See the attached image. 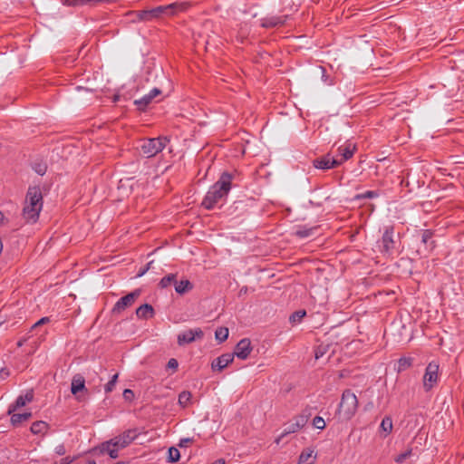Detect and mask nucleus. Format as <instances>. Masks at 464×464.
I'll return each mask as SVG.
<instances>
[{
	"label": "nucleus",
	"mask_w": 464,
	"mask_h": 464,
	"mask_svg": "<svg viewBox=\"0 0 464 464\" xmlns=\"http://www.w3.org/2000/svg\"><path fill=\"white\" fill-rule=\"evenodd\" d=\"M246 291H247L246 287H245V288H241V289H240V294H243V293H244V294H246Z\"/></svg>",
	"instance_id": "nucleus-55"
},
{
	"label": "nucleus",
	"mask_w": 464,
	"mask_h": 464,
	"mask_svg": "<svg viewBox=\"0 0 464 464\" xmlns=\"http://www.w3.org/2000/svg\"><path fill=\"white\" fill-rule=\"evenodd\" d=\"M140 295V290L137 289L133 292L126 295L125 296L120 298L117 303L114 304L112 308V312L114 314H120L126 308L131 306L136 299Z\"/></svg>",
	"instance_id": "nucleus-8"
},
{
	"label": "nucleus",
	"mask_w": 464,
	"mask_h": 464,
	"mask_svg": "<svg viewBox=\"0 0 464 464\" xmlns=\"http://www.w3.org/2000/svg\"><path fill=\"white\" fill-rule=\"evenodd\" d=\"M204 333L200 328L189 329L184 331L178 335V344L183 346L185 344L193 343L196 340H201Z\"/></svg>",
	"instance_id": "nucleus-9"
},
{
	"label": "nucleus",
	"mask_w": 464,
	"mask_h": 464,
	"mask_svg": "<svg viewBox=\"0 0 464 464\" xmlns=\"http://www.w3.org/2000/svg\"><path fill=\"white\" fill-rule=\"evenodd\" d=\"M191 399V393L189 392H182L179 395V403L182 407H186Z\"/></svg>",
	"instance_id": "nucleus-35"
},
{
	"label": "nucleus",
	"mask_w": 464,
	"mask_h": 464,
	"mask_svg": "<svg viewBox=\"0 0 464 464\" xmlns=\"http://www.w3.org/2000/svg\"><path fill=\"white\" fill-rule=\"evenodd\" d=\"M176 279V274H169L161 278V280L160 281V286L162 288L168 287L171 284H175Z\"/></svg>",
	"instance_id": "nucleus-28"
},
{
	"label": "nucleus",
	"mask_w": 464,
	"mask_h": 464,
	"mask_svg": "<svg viewBox=\"0 0 464 464\" xmlns=\"http://www.w3.org/2000/svg\"><path fill=\"white\" fill-rule=\"evenodd\" d=\"M329 351V345L328 344H320L315 348L314 351V357L316 360L322 358L324 356L327 352Z\"/></svg>",
	"instance_id": "nucleus-31"
},
{
	"label": "nucleus",
	"mask_w": 464,
	"mask_h": 464,
	"mask_svg": "<svg viewBox=\"0 0 464 464\" xmlns=\"http://www.w3.org/2000/svg\"><path fill=\"white\" fill-rule=\"evenodd\" d=\"M358 408V400L356 395L350 390L343 392L341 401L337 410V417L341 421L351 420Z\"/></svg>",
	"instance_id": "nucleus-3"
},
{
	"label": "nucleus",
	"mask_w": 464,
	"mask_h": 464,
	"mask_svg": "<svg viewBox=\"0 0 464 464\" xmlns=\"http://www.w3.org/2000/svg\"><path fill=\"white\" fill-rule=\"evenodd\" d=\"M11 422L13 425H18L22 423L23 421H25L29 420L32 417L31 412H24V413H12L11 414Z\"/></svg>",
	"instance_id": "nucleus-22"
},
{
	"label": "nucleus",
	"mask_w": 464,
	"mask_h": 464,
	"mask_svg": "<svg viewBox=\"0 0 464 464\" xmlns=\"http://www.w3.org/2000/svg\"><path fill=\"white\" fill-rule=\"evenodd\" d=\"M381 429L386 433H390L392 430V420L391 417H384L381 423Z\"/></svg>",
	"instance_id": "nucleus-32"
},
{
	"label": "nucleus",
	"mask_w": 464,
	"mask_h": 464,
	"mask_svg": "<svg viewBox=\"0 0 464 464\" xmlns=\"http://www.w3.org/2000/svg\"><path fill=\"white\" fill-rule=\"evenodd\" d=\"M122 395L126 401H130L134 399V392L130 389H125Z\"/></svg>",
	"instance_id": "nucleus-43"
},
{
	"label": "nucleus",
	"mask_w": 464,
	"mask_h": 464,
	"mask_svg": "<svg viewBox=\"0 0 464 464\" xmlns=\"http://www.w3.org/2000/svg\"><path fill=\"white\" fill-rule=\"evenodd\" d=\"M136 315L140 319L151 318L154 315V309L149 304H142L136 309Z\"/></svg>",
	"instance_id": "nucleus-20"
},
{
	"label": "nucleus",
	"mask_w": 464,
	"mask_h": 464,
	"mask_svg": "<svg viewBox=\"0 0 464 464\" xmlns=\"http://www.w3.org/2000/svg\"><path fill=\"white\" fill-rule=\"evenodd\" d=\"M232 175L224 172L219 179L208 189L202 206L207 209H212L217 203L225 198L231 188Z\"/></svg>",
	"instance_id": "nucleus-1"
},
{
	"label": "nucleus",
	"mask_w": 464,
	"mask_h": 464,
	"mask_svg": "<svg viewBox=\"0 0 464 464\" xmlns=\"http://www.w3.org/2000/svg\"><path fill=\"white\" fill-rule=\"evenodd\" d=\"M137 438V432L135 430H128L121 434L114 437L111 440L114 445L120 449H123L130 445Z\"/></svg>",
	"instance_id": "nucleus-10"
},
{
	"label": "nucleus",
	"mask_w": 464,
	"mask_h": 464,
	"mask_svg": "<svg viewBox=\"0 0 464 464\" xmlns=\"http://www.w3.org/2000/svg\"><path fill=\"white\" fill-rule=\"evenodd\" d=\"M85 380L80 375L76 374L72 377V384H71V392L73 395H77L79 392L85 391Z\"/></svg>",
	"instance_id": "nucleus-18"
},
{
	"label": "nucleus",
	"mask_w": 464,
	"mask_h": 464,
	"mask_svg": "<svg viewBox=\"0 0 464 464\" xmlns=\"http://www.w3.org/2000/svg\"><path fill=\"white\" fill-rule=\"evenodd\" d=\"M412 364V359L409 357H402L398 361V372H402Z\"/></svg>",
	"instance_id": "nucleus-30"
},
{
	"label": "nucleus",
	"mask_w": 464,
	"mask_h": 464,
	"mask_svg": "<svg viewBox=\"0 0 464 464\" xmlns=\"http://www.w3.org/2000/svg\"><path fill=\"white\" fill-rule=\"evenodd\" d=\"M174 286L175 291L179 295H184L185 293L191 290L193 287L192 284L188 279L181 280L179 282L176 280Z\"/></svg>",
	"instance_id": "nucleus-21"
},
{
	"label": "nucleus",
	"mask_w": 464,
	"mask_h": 464,
	"mask_svg": "<svg viewBox=\"0 0 464 464\" xmlns=\"http://www.w3.org/2000/svg\"><path fill=\"white\" fill-rule=\"evenodd\" d=\"M299 427H296L295 423L292 420L287 426L284 429L281 435L276 440V442L278 444L280 440L288 434L297 432L299 430Z\"/></svg>",
	"instance_id": "nucleus-23"
},
{
	"label": "nucleus",
	"mask_w": 464,
	"mask_h": 464,
	"mask_svg": "<svg viewBox=\"0 0 464 464\" xmlns=\"http://www.w3.org/2000/svg\"><path fill=\"white\" fill-rule=\"evenodd\" d=\"M234 360V354L224 353L212 362L211 367L214 371H222Z\"/></svg>",
	"instance_id": "nucleus-15"
},
{
	"label": "nucleus",
	"mask_w": 464,
	"mask_h": 464,
	"mask_svg": "<svg viewBox=\"0 0 464 464\" xmlns=\"http://www.w3.org/2000/svg\"><path fill=\"white\" fill-rule=\"evenodd\" d=\"M394 228L388 226L384 228L382 237L378 242L379 251L385 256H392L396 248V242L393 238Z\"/></svg>",
	"instance_id": "nucleus-5"
},
{
	"label": "nucleus",
	"mask_w": 464,
	"mask_h": 464,
	"mask_svg": "<svg viewBox=\"0 0 464 464\" xmlns=\"http://www.w3.org/2000/svg\"><path fill=\"white\" fill-rule=\"evenodd\" d=\"M26 404V402L23 400L21 396H18L14 404H11L8 408V414H12L14 411H16V409L24 407Z\"/></svg>",
	"instance_id": "nucleus-34"
},
{
	"label": "nucleus",
	"mask_w": 464,
	"mask_h": 464,
	"mask_svg": "<svg viewBox=\"0 0 464 464\" xmlns=\"http://www.w3.org/2000/svg\"><path fill=\"white\" fill-rule=\"evenodd\" d=\"M338 154L342 156V160L340 161H344L351 159L353 156L355 150V145L349 142L343 145H341L338 148Z\"/></svg>",
	"instance_id": "nucleus-19"
},
{
	"label": "nucleus",
	"mask_w": 464,
	"mask_h": 464,
	"mask_svg": "<svg viewBox=\"0 0 464 464\" xmlns=\"http://www.w3.org/2000/svg\"><path fill=\"white\" fill-rule=\"evenodd\" d=\"M43 208V196L38 187L28 188L25 206L23 208V217L26 222L35 223Z\"/></svg>",
	"instance_id": "nucleus-2"
},
{
	"label": "nucleus",
	"mask_w": 464,
	"mask_h": 464,
	"mask_svg": "<svg viewBox=\"0 0 464 464\" xmlns=\"http://www.w3.org/2000/svg\"><path fill=\"white\" fill-rule=\"evenodd\" d=\"M48 429V424L44 421H35L31 426V431L34 434L44 433Z\"/></svg>",
	"instance_id": "nucleus-25"
},
{
	"label": "nucleus",
	"mask_w": 464,
	"mask_h": 464,
	"mask_svg": "<svg viewBox=\"0 0 464 464\" xmlns=\"http://www.w3.org/2000/svg\"><path fill=\"white\" fill-rule=\"evenodd\" d=\"M150 264H151V263H149V264H148V266H147L146 268L141 269V271H140V273L138 274V276H143V275L148 271L149 266H150Z\"/></svg>",
	"instance_id": "nucleus-52"
},
{
	"label": "nucleus",
	"mask_w": 464,
	"mask_h": 464,
	"mask_svg": "<svg viewBox=\"0 0 464 464\" xmlns=\"http://www.w3.org/2000/svg\"><path fill=\"white\" fill-rule=\"evenodd\" d=\"M73 458L66 457L61 459L60 462H54L53 464H71L73 461Z\"/></svg>",
	"instance_id": "nucleus-50"
},
{
	"label": "nucleus",
	"mask_w": 464,
	"mask_h": 464,
	"mask_svg": "<svg viewBox=\"0 0 464 464\" xmlns=\"http://www.w3.org/2000/svg\"><path fill=\"white\" fill-rule=\"evenodd\" d=\"M191 442H192V439H190V438L181 439L179 443V447H186L188 444H189Z\"/></svg>",
	"instance_id": "nucleus-51"
},
{
	"label": "nucleus",
	"mask_w": 464,
	"mask_h": 464,
	"mask_svg": "<svg viewBox=\"0 0 464 464\" xmlns=\"http://www.w3.org/2000/svg\"><path fill=\"white\" fill-rule=\"evenodd\" d=\"M23 400L27 403L33 401L34 399V392L33 391L27 392L24 395H20Z\"/></svg>",
	"instance_id": "nucleus-47"
},
{
	"label": "nucleus",
	"mask_w": 464,
	"mask_h": 464,
	"mask_svg": "<svg viewBox=\"0 0 464 464\" xmlns=\"http://www.w3.org/2000/svg\"><path fill=\"white\" fill-rule=\"evenodd\" d=\"M83 5H95L98 3H111V0H81Z\"/></svg>",
	"instance_id": "nucleus-42"
},
{
	"label": "nucleus",
	"mask_w": 464,
	"mask_h": 464,
	"mask_svg": "<svg viewBox=\"0 0 464 464\" xmlns=\"http://www.w3.org/2000/svg\"><path fill=\"white\" fill-rule=\"evenodd\" d=\"M118 376H119V374L115 373L111 377V379L109 381V382L105 385L104 390H105L106 393H109L113 391L115 384L117 382V380H118Z\"/></svg>",
	"instance_id": "nucleus-37"
},
{
	"label": "nucleus",
	"mask_w": 464,
	"mask_h": 464,
	"mask_svg": "<svg viewBox=\"0 0 464 464\" xmlns=\"http://www.w3.org/2000/svg\"><path fill=\"white\" fill-rule=\"evenodd\" d=\"M312 456V451H303L299 457V462L305 463L308 461L309 458Z\"/></svg>",
	"instance_id": "nucleus-41"
},
{
	"label": "nucleus",
	"mask_w": 464,
	"mask_h": 464,
	"mask_svg": "<svg viewBox=\"0 0 464 464\" xmlns=\"http://www.w3.org/2000/svg\"><path fill=\"white\" fill-rule=\"evenodd\" d=\"M188 6L187 3H173L167 5H160L150 9V19L160 17L164 14L172 15L179 12L184 11Z\"/></svg>",
	"instance_id": "nucleus-6"
},
{
	"label": "nucleus",
	"mask_w": 464,
	"mask_h": 464,
	"mask_svg": "<svg viewBox=\"0 0 464 464\" xmlns=\"http://www.w3.org/2000/svg\"><path fill=\"white\" fill-rule=\"evenodd\" d=\"M378 197V193L376 191L369 190L364 193L356 196V198H372Z\"/></svg>",
	"instance_id": "nucleus-40"
},
{
	"label": "nucleus",
	"mask_w": 464,
	"mask_h": 464,
	"mask_svg": "<svg viewBox=\"0 0 464 464\" xmlns=\"http://www.w3.org/2000/svg\"><path fill=\"white\" fill-rule=\"evenodd\" d=\"M98 449L101 453H107L111 459H117L119 456L120 448L116 447L111 440L102 443Z\"/></svg>",
	"instance_id": "nucleus-16"
},
{
	"label": "nucleus",
	"mask_w": 464,
	"mask_h": 464,
	"mask_svg": "<svg viewBox=\"0 0 464 464\" xmlns=\"http://www.w3.org/2000/svg\"><path fill=\"white\" fill-rule=\"evenodd\" d=\"M63 5L71 6L83 5L81 0H63Z\"/></svg>",
	"instance_id": "nucleus-45"
},
{
	"label": "nucleus",
	"mask_w": 464,
	"mask_h": 464,
	"mask_svg": "<svg viewBox=\"0 0 464 464\" xmlns=\"http://www.w3.org/2000/svg\"><path fill=\"white\" fill-rule=\"evenodd\" d=\"M252 349L251 341L244 338L237 343L233 354L241 360H245L249 356Z\"/></svg>",
	"instance_id": "nucleus-12"
},
{
	"label": "nucleus",
	"mask_w": 464,
	"mask_h": 464,
	"mask_svg": "<svg viewBox=\"0 0 464 464\" xmlns=\"http://www.w3.org/2000/svg\"><path fill=\"white\" fill-rule=\"evenodd\" d=\"M179 458H180V453L177 448L171 447L169 449L168 459H169V462H176L179 459Z\"/></svg>",
	"instance_id": "nucleus-36"
},
{
	"label": "nucleus",
	"mask_w": 464,
	"mask_h": 464,
	"mask_svg": "<svg viewBox=\"0 0 464 464\" xmlns=\"http://www.w3.org/2000/svg\"><path fill=\"white\" fill-rule=\"evenodd\" d=\"M211 464H225V460L222 459H217L216 461H214Z\"/></svg>",
	"instance_id": "nucleus-54"
},
{
	"label": "nucleus",
	"mask_w": 464,
	"mask_h": 464,
	"mask_svg": "<svg viewBox=\"0 0 464 464\" xmlns=\"http://www.w3.org/2000/svg\"><path fill=\"white\" fill-rule=\"evenodd\" d=\"M54 451H55V453H56L57 455H59V456H63V455H64V454H65L66 450H65V447H64V445H63V444H60V445H58V446H56V447H55Z\"/></svg>",
	"instance_id": "nucleus-48"
},
{
	"label": "nucleus",
	"mask_w": 464,
	"mask_h": 464,
	"mask_svg": "<svg viewBox=\"0 0 464 464\" xmlns=\"http://www.w3.org/2000/svg\"><path fill=\"white\" fill-rule=\"evenodd\" d=\"M439 379V365L431 362L425 370L423 376V387L425 391H430L438 382Z\"/></svg>",
	"instance_id": "nucleus-7"
},
{
	"label": "nucleus",
	"mask_w": 464,
	"mask_h": 464,
	"mask_svg": "<svg viewBox=\"0 0 464 464\" xmlns=\"http://www.w3.org/2000/svg\"><path fill=\"white\" fill-rule=\"evenodd\" d=\"M310 417V413L304 411L301 414L295 416L292 420L295 423L296 427L301 430L307 423Z\"/></svg>",
	"instance_id": "nucleus-24"
},
{
	"label": "nucleus",
	"mask_w": 464,
	"mask_h": 464,
	"mask_svg": "<svg viewBox=\"0 0 464 464\" xmlns=\"http://www.w3.org/2000/svg\"><path fill=\"white\" fill-rule=\"evenodd\" d=\"M25 341H26L25 338L19 340L17 343V346L22 347L24 345V343H25Z\"/></svg>",
	"instance_id": "nucleus-53"
},
{
	"label": "nucleus",
	"mask_w": 464,
	"mask_h": 464,
	"mask_svg": "<svg viewBox=\"0 0 464 464\" xmlns=\"http://www.w3.org/2000/svg\"><path fill=\"white\" fill-rule=\"evenodd\" d=\"M49 322V318L48 317H43L41 318L38 322H36L33 326H32V329H34L36 327H38L39 325H42L45 323Z\"/></svg>",
	"instance_id": "nucleus-49"
},
{
	"label": "nucleus",
	"mask_w": 464,
	"mask_h": 464,
	"mask_svg": "<svg viewBox=\"0 0 464 464\" xmlns=\"http://www.w3.org/2000/svg\"><path fill=\"white\" fill-rule=\"evenodd\" d=\"M433 232L430 229L421 231V242L425 246V251L430 253L436 246L435 241L432 240Z\"/></svg>",
	"instance_id": "nucleus-17"
},
{
	"label": "nucleus",
	"mask_w": 464,
	"mask_h": 464,
	"mask_svg": "<svg viewBox=\"0 0 464 464\" xmlns=\"http://www.w3.org/2000/svg\"><path fill=\"white\" fill-rule=\"evenodd\" d=\"M305 314L306 313L304 310L296 311L290 315L289 321L292 324L299 323L304 317Z\"/></svg>",
	"instance_id": "nucleus-33"
},
{
	"label": "nucleus",
	"mask_w": 464,
	"mask_h": 464,
	"mask_svg": "<svg viewBox=\"0 0 464 464\" xmlns=\"http://www.w3.org/2000/svg\"><path fill=\"white\" fill-rule=\"evenodd\" d=\"M34 171L39 175H44L47 169V167L44 163H37L34 166Z\"/></svg>",
	"instance_id": "nucleus-39"
},
{
	"label": "nucleus",
	"mask_w": 464,
	"mask_h": 464,
	"mask_svg": "<svg viewBox=\"0 0 464 464\" xmlns=\"http://www.w3.org/2000/svg\"><path fill=\"white\" fill-rule=\"evenodd\" d=\"M161 93L159 88H153L149 94L144 95L140 100H136L134 103L138 106V109L144 111L146 107L151 102V101Z\"/></svg>",
	"instance_id": "nucleus-14"
},
{
	"label": "nucleus",
	"mask_w": 464,
	"mask_h": 464,
	"mask_svg": "<svg viewBox=\"0 0 464 464\" xmlns=\"http://www.w3.org/2000/svg\"><path fill=\"white\" fill-rule=\"evenodd\" d=\"M179 362L176 359L171 358L167 364V368L172 369L173 371H176L178 369Z\"/></svg>",
	"instance_id": "nucleus-46"
},
{
	"label": "nucleus",
	"mask_w": 464,
	"mask_h": 464,
	"mask_svg": "<svg viewBox=\"0 0 464 464\" xmlns=\"http://www.w3.org/2000/svg\"><path fill=\"white\" fill-rule=\"evenodd\" d=\"M411 450H407L405 451L404 453H401L400 454L397 458H396V461L398 463H402L409 456H411Z\"/></svg>",
	"instance_id": "nucleus-44"
},
{
	"label": "nucleus",
	"mask_w": 464,
	"mask_h": 464,
	"mask_svg": "<svg viewBox=\"0 0 464 464\" xmlns=\"http://www.w3.org/2000/svg\"><path fill=\"white\" fill-rule=\"evenodd\" d=\"M130 14L135 16L134 18H132L133 22L151 20L150 16L149 10H141V11L132 12Z\"/></svg>",
	"instance_id": "nucleus-26"
},
{
	"label": "nucleus",
	"mask_w": 464,
	"mask_h": 464,
	"mask_svg": "<svg viewBox=\"0 0 464 464\" xmlns=\"http://www.w3.org/2000/svg\"><path fill=\"white\" fill-rule=\"evenodd\" d=\"M341 164L342 161H339L338 160H335L334 158L331 157L330 154H327L319 159H315L313 161L314 167L320 169H334Z\"/></svg>",
	"instance_id": "nucleus-11"
},
{
	"label": "nucleus",
	"mask_w": 464,
	"mask_h": 464,
	"mask_svg": "<svg viewBox=\"0 0 464 464\" xmlns=\"http://www.w3.org/2000/svg\"><path fill=\"white\" fill-rule=\"evenodd\" d=\"M169 142L167 137L146 139L141 141L140 152L147 158H152L160 152Z\"/></svg>",
	"instance_id": "nucleus-4"
},
{
	"label": "nucleus",
	"mask_w": 464,
	"mask_h": 464,
	"mask_svg": "<svg viewBox=\"0 0 464 464\" xmlns=\"http://www.w3.org/2000/svg\"><path fill=\"white\" fill-rule=\"evenodd\" d=\"M315 227H299L295 230V235L300 238H305L314 234Z\"/></svg>",
	"instance_id": "nucleus-27"
},
{
	"label": "nucleus",
	"mask_w": 464,
	"mask_h": 464,
	"mask_svg": "<svg viewBox=\"0 0 464 464\" xmlns=\"http://www.w3.org/2000/svg\"><path fill=\"white\" fill-rule=\"evenodd\" d=\"M313 425L318 430H324L325 428V421L322 417L316 416L313 420Z\"/></svg>",
	"instance_id": "nucleus-38"
},
{
	"label": "nucleus",
	"mask_w": 464,
	"mask_h": 464,
	"mask_svg": "<svg viewBox=\"0 0 464 464\" xmlns=\"http://www.w3.org/2000/svg\"><path fill=\"white\" fill-rule=\"evenodd\" d=\"M87 464H96L94 460H90Z\"/></svg>",
	"instance_id": "nucleus-56"
},
{
	"label": "nucleus",
	"mask_w": 464,
	"mask_h": 464,
	"mask_svg": "<svg viewBox=\"0 0 464 464\" xmlns=\"http://www.w3.org/2000/svg\"><path fill=\"white\" fill-rule=\"evenodd\" d=\"M288 19V15H271L266 16L260 20V24L264 28H274L282 26Z\"/></svg>",
	"instance_id": "nucleus-13"
},
{
	"label": "nucleus",
	"mask_w": 464,
	"mask_h": 464,
	"mask_svg": "<svg viewBox=\"0 0 464 464\" xmlns=\"http://www.w3.org/2000/svg\"><path fill=\"white\" fill-rule=\"evenodd\" d=\"M215 337L217 341L222 343L228 337V329L227 327H219L215 332Z\"/></svg>",
	"instance_id": "nucleus-29"
}]
</instances>
